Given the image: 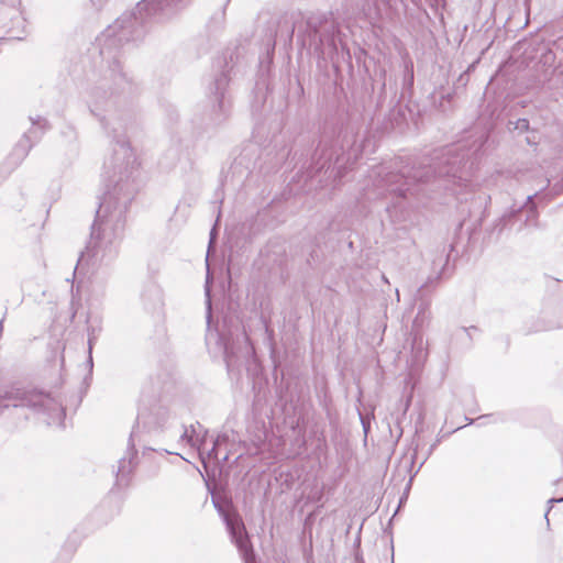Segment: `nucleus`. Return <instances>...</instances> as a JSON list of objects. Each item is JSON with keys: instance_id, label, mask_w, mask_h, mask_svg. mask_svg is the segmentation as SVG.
<instances>
[{"instance_id": "obj_1", "label": "nucleus", "mask_w": 563, "mask_h": 563, "mask_svg": "<svg viewBox=\"0 0 563 563\" xmlns=\"http://www.w3.org/2000/svg\"><path fill=\"white\" fill-rule=\"evenodd\" d=\"M135 165L136 159L129 141L124 137L117 140L111 157L103 163L104 174L114 185L99 203L87 245L88 253L92 252L101 240L107 239L108 229L112 231V239L122 235L125 213L135 195V186L130 179Z\"/></svg>"}, {"instance_id": "obj_2", "label": "nucleus", "mask_w": 563, "mask_h": 563, "mask_svg": "<svg viewBox=\"0 0 563 563\" xmlns=\"http://www.w3.org/2000/svg\"><path fill=\"white\" fill-rule=\"evenodd\" d=\"M473 153L462 144L452 145L441 150L434 162L429 166H418L407 172L396 173L388 167L380 166L376 170L377 187L389 194L405 198L410 186L417 183H429L431 178H445L453 186H466L473 169Z\"/></svg>"}, {"instance_id": "obj_3", "label": "nucleus", "mask_w": 563, "mask_h": 563, "mask_svg": "<svg viewBox=\"0 0 563 563\" xmlns=\"http://www.w3.org/2000/svg\"><path fill=\"white\" fill-rule=\"evenodd\" d=\"M189 0H142L131 12L123 13L102 34L103 44L100 53H110L113 47L140 38L145 23L159 14L167 15L181 8Z\"/></svg>"}, {"instance_id": "obj_4", "label": "nucleus", "mask_w": 563, "mask_h": 563, "mask_svg": "<svg viewBox=\"0 0 563 563\" xmlns=\"http://www.w3.org/2000/svg\"><path fill=\"white\" fill-rule=\"evenodd\" d=\"M27 407L38 411L62 412L63 407L49 394L32 387L13 385L0 395V409Z\"/></svg>"}, {"instance_id": "obj_5", "label": "nucleus", "mask_w": 563, "mask_h": 563, "mask_svg": "<svg viewBox=\"0 0 563 563\" xmlns=\"http://www.w3.org/2000/svg\"><path fill=\"white\" fill-rule=\"evenodd\" d=\"M212 504L222 517L232 541L244 559V563H256L245 526L240 515L234 510L232 501L227 498L212 497Z\"/></svg>"}, {"instance_id": "obj_6", "label": "nucleus", "mask_w": 563, "mask_h": 563, "mask_svg": "<svg viewBox=\"0 0 563 563\" xmlns=\"http://www.w3.org/2000/svg\"><path fill=\"white\" fill-rule=\"evenodd\" d=\"M317 154L319 157L314 167L316 173H320L323 169L327 173L331 169V174H333L334 177H342L343 173L347 168H352L353 164H355L361 156L362 145H356L354 141L347 152H343L339 155L332 146L328 147L325 144H321L317 148Z\"/></svg>"}, {"instance_id": "obj_7", "label": "nucleus", "mask_w": 563, "mask_h": 563, "mask_svg": "<svg viewBox=\"0 0 563 563\" xmlns=\"http://www.w3.org/2000/svg\"><path fill=\"white\" fill-rule=\"evenodd\" d=\"M224 349V361L229 373L239 372L249 362L254 353L253 345L245 330L235 335L230 333L228 338H221Z\"/></svg>"}, {"instance_id": "obj_8", "label": "nucleus", "mask_w": 563, "mask_h": 563, "mask_svg": "<svg viewBox=\"0 0 563 563\" xmlns=\"http://www.w3.org/2000/svg\"><path fill=\"white\" fill-rule=\"evenodd\" d=\"M230 78L225 71H221L210 87L214 95L217 107L213 108L214 120L222 122L227 119L230 111V101L225 99V89L229 85Z\"/></svg>"}, {"instance_id": "obj_9", "label": "nucleus", "mask_w": 563, "mask_h": 563, "mask_svg": "<svg viewBox=\"0 0 563 563\" xmlns=\"http://www.w3.org/2000/svg\"><path fill=\"white\" fill-rule=\"evenodd\" d=\"M33 143L30 140L29 133H24L23 136L19 140V142L13 147L10 155L0 166V172L7 176L12 173L27 156L30 150L32 148Z\"/></svg>"}, {"instance_id": "obj_10", "label": "nucleus", "mask_w": 563, "mask_h": 563, "mask_svg": "<svg viewBox=\"0 0 563 563\" xmlns=\"http://www.w3.org/2000/svg\"><path fill=\"white\" fill-rule=\"evenodd\" d=\"M109 71L117 90L124 91L132 87L133 79L129 77L125 71H123L121 62L117 57H114L110 63Z\"/></svg>"}, {"instance_id": "obj_11", "label": "nucleus", "mask_w": 563, "mask_h": 563, "mask_svg": "<svg viewBox=\"0 0 563 563\" xmlns=\"http://www.w3.org/2000/svg\"><path fill=\"white\" fill-rule=\"evenodd\" d=\"M509 131H517L518 134H522L530 131L529 121L527 119H518L516 121L508 122Z\"/></svg>"}, {"instance_id": "obj_12", "label": "nucleus", "mask_w": 563, "mask_h": 563, "mask_svg": "<svg viewBox=\"0 0 563 563\" xmlns=\"http://www.w3.org/2000/svg\"><path fill=\"white\" fill-rule=\"evenodd\" d=\"M324 18L323 16H310L307 20V27L309 30V36L317 37L319 33V27L322 24Z\"/></svg>"}, {"instance_id": "obj_13", "label": "nucleus", "mask_w": 563, "mask_h": 563, "mask_svg": "<svg viewBox=\"0 0 563 563\" xmlns=\"http://www.w3.org/2000/svg\"><path fill=\"white\" fill-rule=\"evenodd\" d=\"M413 63L411 60L405 62V84L411 87L413 85Z\"/></svg>"}, {"instance_id": "obj_14", "label": "nucleus", "mask_w": 563, "mask_h": 563, "mask_svg": "<svg viewBox=\"0 0 563 563\" xmlns=\"http://www.w3.org/2000/svg\"><path fill=\"white\" fill-rule=\"evenodd\" d=\"M30 120L33 125H40L41 129H43V130L49 129V124H48L47 120L43 119L40 115L36 118L31 117Z\"/></svg>"}, {"instance_id": "obj_15", "label": "nucleus", "mask_w": 563, "mask_h": 563, "mask_svg": "<svg viewBox=\"0 0 563 563\" xmlns=\"http://www.w3.org/2000/svg\"><path fill=\"white\" fill-rule=\"evenodd\" d=\"M560 503H563V498L562 497H558V498L553 497V498H550L548 500V509H547L545 515H544L548 523H549L548 515L551 511V509L553 508V505L554 504H560Z\"/></svg>"}, {"instance_id": "obj_16", "label": "nucleus", "mask_w": 563, "mask_h": 563, "mask_svg": "<svg viewBox=\"0 0 563 563\" xmlns=\"http://www.w3.org/2000/svg\"><path fill=\"white\" fill-rule=\"evenodd\" d=\"M225 440H227V437H225V435H223V437H218V438H217V440L214 441L213 446H212V449L210 450V452H209V454H208V455H209L210 457H211V456L217 457V448H218V445H220V443H221L222 441H225Z\"/></svg>"}, {"instance_id": "obj_17", "label": "nucleus", "mask_w": 563, "mask_h": 563, "mask_svg": "<svg viewBox=\"0 0 563 563\" xmlns=\"http://www.w3.org/2000/svg\"><path fill=\"white\" fill-rule=\"evenodd\" d=\"M526 142H527V144H529V145H537V144H538L537 133H536V132H531V133L526 137Z\"/></svg>"}, {"instance_id": "obj_18", "label": "nucleus", "mask_w": 563, "mask_h": 563, "mask_svg": "<svg viewBox=\"0 0 563 563\" xmlns=\"http://www.w3.org/2000/svg\"><path fill=\"white\" fill-rule=\"evenodd\" d=\"M438 279H439V278L437 277V278L434 279V282H437ZM429 283H433V280H431V279H430L428 283L423 284V285L418 289V295H419L420 297H422V296H423V291L428 288Z\"/></svg>"}, {"instance_id": "obj_19", "label": "nucleus", "mask_w": 563, "mask_h": 563, "mask_svg": "<svg viewBox=\"0 0 563 563\" xmlns=\"http://www.w3.org/2000/svg\"><path fill=\"white\" fill-rule=\"evenodd\" d=\"M180 438L181 440H187L188 443L192 441V434H189V431L187 429H185Z\"/></svg>"}, {"instance_id": "obj_20", "label": "nucleus", "mask_w": 563, "mask_h": 563, "mask_svg": "<svg viewBox=\"0 0 563 563\" xmlns=\"http://www.w3.org/2000/svg\"><path fill=\"white\" fill-rule=\"evenodd\" d=\"M532 198H533V196H531V195H529L527 197L528 203H527L526 208L529 209L530 211H533V209H534V205L532 203Z\"/></svg>"}, {"instance_id": "obj_21", "label": "nucleus", "mask_w": 563, "mask_h": 563, "mask_svg": "<svg viewBox=\"0 0 563 563\" xmlns=\"http://www.w3.org/2000/svg\"><path fill=\"white\" fill-rule=\"evenodd\" d=\"M104 1H106V0H97V1L91 0V3H92V5H93L96 9H100V8L102 7V4H103V2H104Z\"/></svg>"}, {"instance_id": "obj_22", "label": "nucleus", "mask_w": 563, "mask_h": 563, "mask_svg": "<svg viewBox=\"0 0 563 563\" xmlns=\"http://www.w3.org/2000/svg\"><path fill=\"white\" fill-rule=\"evenodd\" d=\"M214 231H216V229L213 228L211 233H210V245L212 244L213 239H214Z\"/></svg>"}, {"instance_id": "obj_23", "label": "nucleus", "mask_w": 563, "mask_h": 563, "mask_svg": "<svg viewBox=\"0 0 563 563\" xmlns=\"http://www.w3.org/2000/svg\"><path fill=\"white\" fill-rule=\"evenodd\" d=\"M423 310H424V308H421V309L419 310L418 316H417V317H416V319H415V324H416V323H418L419 317H420V314L423 312Z\"/></svg>"}, {"instance_id": "obj_24", "label": "nucleus", "mask_w": 563, "mask_h": 563, "mask_svg": "<svg viewBox=\"0 0 563 563\" xmlns=\"http://www.w3.org/2000/svg\"><path fill=\"white\" fill-rule=\"evenodd\" d=\"M124 464H125V460H122V461H121V466L119 467V471H118V472H121V471H122V468L124 467Z\"/></svg>"}, {"instance_id": "obj_25", "label": "nucleus", "mask_w": 563, "mask_h": 563, "mask_svg": "<svg viewBox=\"0 0 563 563\" xmlns=\"http://www.w3.org/2000/svg\"><path fill=\"white\" fill-rule=\"evenodd\" d=\"M362 424H363L364 431L367 432V424H365V421L363 419H362Z\"/></svg>"}, {"instance_id": "obj_26", "label": "nucleus", "mask_w": 563, "mask_h": 563, "mask_svg": "<svg viewBox=\"0 0 563 563\" xmlns=\"http://www.w3.org/2000/svg\"><path fill=\"white\" fill-rule=\"evenodd\" d=\"M3 319L0 320V332L2 331Z\"/></svg>"}, {"instance_id": "obj_27", "label": "nucleus", "mask_w": 563, "mask_h": 563, "mask_svg": "<svg viewBox=\"0 0 563 563\" xmlns=\"http://www.w3.org/2000/svg\"><path fill=\"white\" fill-rule=\"evenodd\" d=\"M560 483H561V478L556 479V481L554 482V485H559Z\"/></svg>"}, {"instance_id": "obj_28", "label": "nucleus", "mask_w": 563, "mask_h": 563, "mask_svg": "<svg viewBox=\"0 0 563 563\" xmlns=\"http://www.w3.org/2000/svg\"><path fill=\"white\" fill-rule=\"evenodd\" d=\"M91 349H92L91 340H89V351H90V352H91Z\"/></svg>"}, {"instance_id": "obj_29", "label": "nucleus", "mask_w": 563, "mask_h": 563, "mask_svg": "<svg viewBox=\"0 0 563 563\" xmlns=\"http://www.w3.org/2000/svg\"><path fill=\"white\" fill-rule=\"evenodd\" d=\"M413 3H417L419 0H411Z\"/></svg>"}, {"instance_id": "obj_30", "label": "nucleus", "mask_w": 563, "mask_h": 563, "mask_svg": "<svg viewBox=\"0 0 563 563\" xmlns=\"http://www.w3.org/2000/svg\"><path fill=\"white\" fill-rule=\"evenodd\" d=\"M360 563H363V561L361 560Z\"/></svg>"}]
</instances>
